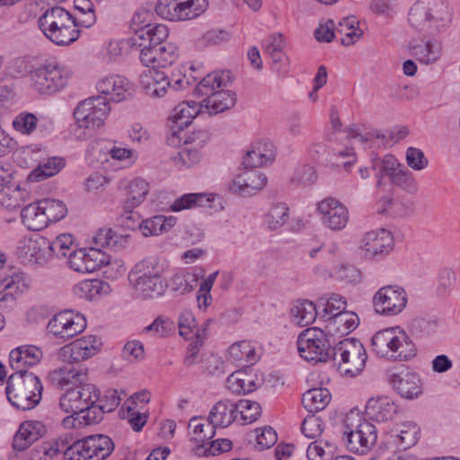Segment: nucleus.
<instances>
[{"label":"nucleus","instance_id":"1","mask_svg":"<svg viewBox=\"0 0 460 460\" xmlns=\"http://www.w3.org/2000/svg\"><path fill=\"white\" fill-rule=\"evenodd\" d=\"M49 460L63 455L65 460H103L114 450L113 441L105 435H94L66 447L64 439L44 443Z\"/></svg>","mask_w":460,"mask_h":460},{"label":"nucleus","instance_id":"2","mask_svg":"<svg viewBox=\"0 0 460 460\" xmlns=\"http://www.w3.org/2000/svg\"><path fill=\"white\" fill-rule=\"evenodd\" d=\"M43 35L58 46H68L80 37L76 19L61 6L48 8L38 19Z\"/></svg>","mask_w":460,"mask_h":460},{"label":"nucleus","instance_id":"3","mask_svg":"<svg viewBox=\"0 0 460 460\" xmlns=\"http://www.w3.org/2000/svg\"><path fill=\"white\" fill-rule=\"evenodd\" d=\"M409 22L412 28L428 36L442 31L451 21V13L441 0H420L409 12Z\"/></svg>","mask_w":460,"mask_h":460},{"label":"nucleus","instance_id":"4","mask_svg":"<svg viewBox=\"0 0 460 460\" xmlns=\"http://www.w3.org/2000/svg\"><path fill=\"white\" fill-rule=\"evenodd\" d=\"M43 385L34 373H13L8 380L5 393L11 404L20 410L35 408L42 397Z\"/></svg>","mask_w":460,"mask_h":460},{"label":"nucleus","instance_id":"5","mask_svg":"<svg viewBox=\"0 0 460 460\" xmlns=\"http://www.w3.org/2000/svg\"><path fill=\"white\" fill-rule=\"evenodd\" d=\"M226 84L219 72L207 75L196 85L194 93L202 99L201 107L204 112L216 115L234 107L235 94L229 90L220 89Z\"/></svg>","mask_w":460,"mask_h":460},{"label":"nucleus","instance_id":"6","mask_svg":"<svg viewBox=\"0 0 460 460\" xmlns=\"http://www.w3.org/2000/svg\"><path fill=\"white\" fill-rule=\"evenodd\" d=\"M371 344L380 357L407 360L415 356V345L408 334L399 327L386 328L375 333Z\"/></svg>","mask_w":460,"mask_h":460},{"label":"nucleus","instance_id":"7","mask_svg":"<svg viewBox=\"0 0 460 460\" xmlns=\"http://www.w3.org/2000/svg\"><path fill=\"white\" fill-rule=\"evenodd\" d=\"M297 349L306 361L318 363L332 359L335 346L332 347L330 337L320 328L304 330L297 338Z\"/></svg>","mask_w":460,"mask_h":460},{"label":"nucleus","instance_id":"8","mask_svg":"<svg viewBox=\"0 0 460 460\" xmlns=\"http://www.w3.org/2000/svg\"><path fill=\"white\" fill-rule=\"evenodd\" d=\"M332 360L341 374L355 376L364 369L367 354L359 341L344 339L335 345Z\"/></svg>","mask_w":460,"mask_h":460},{"label":"nucleus","instance_id":"9","mask_svg":"<svg viewBox=\"0 0 460 460\" xmlns=\"http://www.w3.org/2000/svg\"><path fill=\"white\" fill-rule=\"evenodd\" d=\"M372 166L378 171L380 178L388 177L395 187L411 195L417 193L418 184L414 176L395 156L385 155L383 158H374Z\"/></svg>","mask_w":460,"mask_h":460},{"label":"nucleus","instance_id":"10","mask_svg":"<svg viewBox=\"0 0 460 460\" xmlns=\"http://www.w3.org/2000/svg\"><path fill=\"white\" fill-rule=\"evenodd\" d=\"M108 100L102 96H93L80 102L74 111L76 125L81 128H101L110 112Z\"/></svg>","mask_w":460,"mask_h":460},{"label":"nucleus","instance_id":"11","mask_svg":"<svg viewBox=\"0 0 460 460\" xmlns=\"http://www.w3.org/2000/svg\"><path fill=\"white\" fill-rule=\"evenodd\" d=\"M68 75L56 63H49L31 72V85L40 94H52L66 86Z\"/></svg>","mask_w":460,"mask_h":460},{"label":"nucleus","instance_id":"12","mask_svg":"<svg viewBox=\"0 0 460 460\" xmlns=\"http://www.w3.org/2000/svg\"><path fill=\"white\" fill-rule=\"evenodd\" d=\"M407 294L399 286H385L372 298L375 312L380 315L393 316L400 314L407 305Z\"/></svg>","mask_w":460,"mask_h":460},{"label":"nucleus","instance_id":"13","mask_svg":"<svg viewBox=\"0 0 460 460\" xmlns=\"http://www.w3.org/2000/svg\"><path fill=\"white\" fill-rule=\"evenodd\" d=\"M86 328L85 317L81 314L66 310L52 316L47 325L49 333L66 341L81 333Z\"/></svg>","mask_w":460,"mask_h":460},{"label":"nucleus","instance_id":"14","mask_svg":"<svg viewBox=\"0 0 460 460\" xmlns=\"http://www.w3.org/2000/svg\"><path fill=\"white\" fill-rule=\"evenodd\" d=\"M394 247L392 233L385 228L372 230L365 234L360 240L359 249L367 259H382Z\"/></svg>","mask_w":460,"mask_h":460},{"label":"nucleus","instance_id":"15","mask_svg":"<svg viewBox=\"0 0 460 460\" xmlns=\"http://www.w3.org/2000/svg\"><path fill=\"white\" fill-rule=\"evenodd\" d=\"M322 224L332 231L343 230L349 221L348 208L339 199L326 198L317 204Z\"/></svg>","mask_w":460,"mask_h":460},{"label":"nucleus","instance_id":"16","mask_svg":"<svg viewBox=\"0 0 460 460\" xmlns=\"http://www.w3.org/2000/svg\"><path fill=\"white\" fill-rule=\"evenodd\" d=\"M101 348L100 338L95 335L84 336L61 348L59 358L69 364L78 363L96 355Z\"/></svg>","mask_w":460,"mask_h":460},{"label":"nucleus","instance_id":"17","mask_svg":"<svg viewBox=\"0 0 460 460\" xmlns=\"http://www.w3.org/2000/svg\"><path fill=\"white\" fill-rule=\"evenodd\" d=\"M107 261L106 252L97 248L73 250L68 254L69 267L80 273H92Z\"/></svg>","mask_w":460,"mask_h":460},{"label":"nucleus","instance_id":"18","mask_svg":"<svg viewBox=\"0 0 460 460\" xmlns=\"http://www.w3.org/2000/svg\"><path fill=\"white\" fill-rule=\"evenodd\" d=\"M177 47L169 42L161 46L145 47L141 49L139 58L143 65L155 68L172 65L178 58Z\"/></svg>","mask_w":460,"mask_h":460},{"label":"nucleus","instance_id":"19","mask_svg":"<svg viewBox=\"0 0 460 460\" xmlns=\"http://www.w3.org/2000/svg\"><path fill=\"white\" fill-rule=\"evenodd\" d=\"M43 358L40 348L35 345H22L11 350L9 362L13 373H32L30 368L38 365Z\"/></svg>","mask_w":460,"mask_h":460},{"label":"nucleus","instance_id":"20","mask_svg":"<svg viewBox=\"0 0 460 460\" xmlns=\"http://www.w3.org/2000/svg\"><path fill=\"white\" fill-rule=\"evenodd\" d=\"M96 89L109 102H119L130 95L129 81L126 77L116 74L102 77L96 84Z\"/></svg>","mask_w":460,"mask_h":460},{"label":"nucleus","instance_id":"21","mask_svg":"<svg viewBox=\"0 0 460 460\" xmlns=\"http://www.w3.org/2000/svg\"><path fill=\"white\" fill-rule=\"evenodd\" d=\"M267 183V177L258 170L248 169L239 173L231 182L229 190L234 193L250 196L262 190Z\"/></svg>","mask_w":460,"mask_h":460},{"label":"nucleus","instance_id":"22","mask_svg":"<svg viewBox=\"0 0 460 460\" xmlns=\"http://www.w3.org/2000/svg\"><path fill=\"white\" fill-rule=\"evenodd\" d=\"M49 240L43 236L24 237L17 246L19 257L32 263H44L49 257Z\"/></svg>","mask_w":460,"mask_h":460},{"label":"nucleus","instance_id":"23","mask_svg":"<svg viewBox=\"0 0 460 460\" xmlns=\"http://www.w3.org/2000/svg\"><path fill=\"white\" fill-rule=\"evenodd\" d=\"M390 384L401 397L408 400L418 398L423 392L420 376L409 371L392 374Z\"/></svg>","mask_w":460,"mask_h":460},{"label":"nucleus","instance_id":"24","mask_svg":"<svg viewBox=\"0 0 460 460\" xmlns=\"http://www.w3.org/2000/svg\"><path fill=\"white\" fill-rule=\"evenodd\" d=\"M365 413L376 422H386L397 415L398 405L389 396L377 395L367 400Z\"/></svg>","mask_w":460,"mask_h":460},{"label":"nucleus","instance_id":"25","mask_svg":"<svg viewBox=\"0 0 460 460\" xmlns=\"http://www.w3.org/2000/svg\"><path fill=\"white\" fill-rule=\"evenodd\" d=\"M75 389L81 395L78 397V402L84 413L82 418L84 420V425L99 422L101 416L97 414L98 405H96L100 400L99 390L92 384L76 386Z\"/></svg>","mask_w":460,"mask_h":460},{"label":"nucleus","instance_id":"26","mask_svg":"<svg viewBox=\"0 0 460 460\" xmlns=\"http://www.w3.org/2000/svg\"><path fill=\"white\" fill-rule=\"evenodd\" d=\"M31 279L22 271H13L0 279V302L14 299V296L26 292Z\"/></svg>","mask_w":460,"mask_h":460},{"label":"nucleus","instance_id":"27","mask_svg":"<svg viewBox=\"0 0 460 460\" xmlns=\"http://www.w3.org/2000/svg\"><path fill=\"white\" fill-rule=\"evenodd\" d=\"M140 84L146 95L160 98L167 93L170 80L164 71L149 68L141 75Z\"/></svg>","mask_w":460,"mask_h":460},{"label":"nucleus","instance_id":"28","mask_svg":"<svg viewBox=\"0 0 460 460\" xmlns=\"http://www.w3.org/2000/svg\"><path fill=\"white\" fill-rule=\"evenodd\" d=\"M169 35L168 28L164 24H147L138 30L132 39L133 44L145 47L161 46Z\"/></svg>","mask_w":460,"mask_h":460},{"label":"nucleus","instance_id":"29","mask_svg":"<svg viewBox=\"0 0 460 460\" xmlns=\"http://www.w3.org/2000/svg\"><path fill=\"white\" fill-rule=\"evenodd\" d=\"M237 416V403L230 400H221L212 407L208 420L215 428H226L231 425Z\"/></svg>","mask_w":460,"mask_h":460},{"label":"nucleus","instance_id":"30","mask_svg":"<svg viewBox=\"0 0 460 460\" xmlns=\"http://www.w3.org/2000/svg\"><path fill=\"white\" fill-rule=\"evenodd\" d=\"M257 376L252 370L239 369L226 379V388L234 394H245L257 388Z\"/></svg>","mask_w":460,"mask_h":460},{"label":"nucleus","instance_id":"31","mask_svg":"<svg viewBox=\"0 0 460 460\" xmlns=\"http://www.w3.org/2000/svg\"><path fill=\"white\" fill-rule=\"evenodd\" d=\"M420 431V429L417 423L404 421L393 429L390 436L397 447L406 450L418 442Z\"/></svg>","mask_w":460,"mask_h":460},{"label":"nucleus","instance_id":"32","mask_svg":"<svg viewBox=\"0 0 460 460\" xmlns=\"http://www.w3.org/2000/svg\"><path fill=\"white\" fill-rule=\"evenodd\" d=\"M49 379L56 386L64 388L68 385L82 384L86 379V373L81 367H75L73 364L67 363L51 371Z\"/></svg>","mask_w":460,"mask_h":460},{"label":"nucleus","instance_id":"33","mask_svg":"<svg viewBox=\"0 0 460 460\" xmlns=\"http://www.w3.org/2000/svg\"><path fill=\"white\" fill-rule=\"evenodd\" d=\"M346 423L350 428L358 429L359 436L362 437L363 447L369 450L376 442L377 430L375 425L364 419L358 412L350 411L346 416Z\"/></svg>","mask_w":460,"mask_h":460},{"label":"nucleus","instance_id":"34","mask_svg":"<svg viewBox=\"0 0 460 460\" xmlns=\"http://www.w3.org/2000/svg\"><path fill=\"white\" fill-rule=\"evenodd\" d=\"M136 292L144 299L156 298L164 294L167 289V283L164 281L162 277L154 279H130Z\"/></svg>","mask_w":460,"mask_h":460},{"label":"nucleus","instance_id":"35","mask_svg":"<svg viewBox=\"0 0 460 460\" xmlns=\"http://www.w3.org/2000/svg\"><path fill=\"white\" fill-rule=\"evenodd\" d=\"M128 235L119 234L111 228H102L93 236V246L102 251V248L119 250L124 248L128 243Z\"/></svg>","mask_w":460,"mask_h":460},{"label":"nucleus","instance_id":"36","mask_svg":"<svg viewBox=\"0 0 460 460\" xmlns=\"http://www.w3.org/2000/svg\"><path fill=\"white\" fill-rule=\"evenodd\" d=\"M41 208L40 201H38L22 208V221L29 230L40 231L49 226V219Z\"/></svg>","mask_w":460,"mask_h":460},{"label":"nucleus","instance_id":"37","mask_svg":"<svg viewBox=\"0 0 460 460\" xmlns=\"http://www.w3.org/2000/svg\"><path fill=\"white\" fill-rule=\"evenodd\" d=\"M258 358L255 348L249 341H237L228 349V359L233 363L252 366Z\"/></svg>","mask_w":460,"mask_h":460},{"label":"nucleus","instance_id":"38","mask_svg":"<svg viewBox=\"0 0 460 460\" xmlns=\"http://www.w3.org/2000/svg\"><path fill=\"white\" fill-rule=\"evenodd\" d=\"M189 429L190 430L191 440L199 445L198 450L207 447L209 440L215 436L216 428L208 420H204L197 417L191 418L189 423Z\"/></svg>","mask_w":460,"mask_h":460},{"label":"nucleus","instance_id":"39","mask_svg":"<svg viewBox=\"0 0 460 460\" xmlns=\"http://www.w3.org/2000/svg\"><path fill=\"white\" fill-rule=\"evenodd\" d=\"M176 222L175 217L157 215L143 220L139 225V229L145 236L159 235L170 231Z\"/></svg>","mask_w":460,"mask_h":460},{"label":"nucleus","instance_id":"40","mask_svg":"<svg viewBox=\"0 0 460 460\" xmlns=\"http://www.w3.org/2000/svg\"><path fill=\"white\" fill-rule=\"evenodd\" d=\"M200 112H204L201 102H182L174 107L171 118L176 127L182 129L183 126L190 125L191 120Z\"/></svg>","mask_w":460,"mask_h":460},{"label":"nucleus","instance_id":"41","mask_svg":"<svg viewBox=\"0 0 460 460\" xmlns=\"http://www.w3.org/2000/svg\"><path fill=\"white\" fill-rule=\"evenodd\" d=\"M40 424L32 421L23 422L13 438V447L16 451H23L40 437Z\"/></svg>","mask_w":460,"mask_h":460},{"label":"nucleus","instance_id":"42","mask_svg":"<svg viewBox=\"0 0 460 460\" xmlns=\"http://www.w3.org/2000/svg\"><path fill=\"white\" fill-rule=\"evenodd\" d=\"M199 274L194 270H179L170 280V286L172 292L183 295L191 292L198 285Z\"/></svg>","mask_w":460,"mask_h":460},{"label":"nucleus","instance_id":"43","mask_svg":"<svg viewBox=\"0 0 460 460\" xmlns=\"http://www.w3.org/2000/svg\"><path fill=\"white\" fill-rule=\"evenodd\" d=\"M164 267L156 258H147L138 261L130 270L128 279H154L162 277Z\"/></svg>","mask_w":460,"mask_h":460},{"label":"nucleus","instance_id":"44","mask_svg":"<svg viewBox=\"0 0 460 460\" xmlns=\"http://www.w3.org/2000/svg\"><path fill=\"white\" fill-rule=\"evenodd\" d=\"M331 402V394L326 388H313L303 394L304 407L310 412L323 410Z\"/></svg>","mask_w":460,"mask_h":460},{"label":"nucleus","instance_id":"45","mask_svg":"<svg viewBox=\"0 0 460 460\" xmlns=\"http://www.w3.org/2000/svg\"><path fill=\"white\" fill-rule=\"evenodd\" d=\"M289 208L286 203L272 204L265 213L263 222L268 229L275 231L282 227L289 218Z\"/></svg>","mask_w":460,"mask_h":460},{"label":"nucleus","instance_id":"46","mask_svg":"<svg viewBox=\"0 0 460 460\" xmlns=\"http://www.w3.org/2000/svg\"><path fill=\"white\" fill-rule=\"evenodd\" d=\"M212 201L210 196L205 193H187L177 198L171 205L170 209L173 212H180L186 209H192L197 207H206Z\"/></svg>","mask_w":460,"mask_h":460},{"label":"nucleus","instance_id":"47","mask_svg":"<svg viewBox=\"0 0 460 460\" xmlns=\"http://www.w3.org/2000/svg\"><path fill=\"white\" fill-rule=\"evenodd\" d=\"M128 197L124 203V208L130 212L139 206L148 193V183L142 179H135L128 185Z\"/></svg>","mask_w":460,"mask_h":460},{"label":"nucleus","instance_id":"48","mask_svg":"<svg viewBox=\"0 0 460 460\" xmlns=\"http://www.w3.org/2000/svg\"><path fill=\"white\" fill-rule=\"evenodd\" d=\"M336 449L332 441L318 439L308 446L306 456L308 460H333Z\"/></svg>","mask_w":460,"mask_h":460},{"label":"nucleus","instance_id":"49","mask_svg":"<svg viewBox=\"0 0 460 460\" xmlns=\"http://www.w3.org/2000/svg\"><path fill=\"white\" fill-rule=\"evenodd\" d=\"M291 314L300 326H306L314 322L317 311L314 304L308 300L298 301L291 309Z\"/></svg>","mask_w":460,"mask_h":460},{"label":"nucleus","instance_id":"50","mask_svg":"<svg viewBox=\"0 0 460 460\" xmlns=\"http://www.w3.org/2000/svg\"><path fill=\"white\" fill-rule=\"evenodd\" d=\"M358 22L354 16L343 18L337 28L338 33L343 35L341 42L344 46L352 45L359 40L363 31L358 27Z\"/></svg>","mask_w":460,"mask_h":460},{"label":"nucleus","instance_id":"51","mask_svg":"<svg viewBox=\"0 0 460 460\" xmlns=\"http://www.w3.org/2000/svg\"><path fill=\"white\" fill-rule=\"evenodd\" d=\"M173 164L179 169L190 168L201 160V154L196 146H185L171 157Z\"/></svg>","mask_w":460,"mask_h":460},{"label":"nucleus","instance_id":"52","mask_svg":"<svg viewBox=\"0 0 460 460\" xmlns=\"http://www.w3.org/2000/svg\"><path fill=\"white\" fill-rule=\"evenodd\" d=\"M179 21L195 19L208 7V0H179Z\"/></svg>","mask_w":460,"mask_h":460},{"label":"nucleus","instance_id":"53","mask_svg":"<svg viewBox=\"0 0 460 460\" xmlns=\"http://www.w3.org/2000/svg\"><path fill=\"white\" fill-rule=\"evenodd\" d=\"M65 166V160L61 157L49 158L45 163L39 165L37 169L33 170L31 177L36 181L54 176Z\"/></svg>","mask_w":460,"mask_h":460},{"label":"nucleus","instance_id":"54","mask_svg":"<svg viewBox=\"0 0 460 460\" xmlns=\"http://www.w3.org/2000/svg\"><path fill=\"white\" fill-rule=\"evenodd\" d=\"M40 201L42 206L41 208L49 219V223L61 220L67 213L66 206L61 200L45 199Z\"/></svg>","mask_w":460,"mask_h":460},{"label":"nucleus","instance_id":"55","mask_svg":"<svg viewBox=\"0 0 460 460\" xmlns=\"http://www.w3.org/2000/svg\"><path fill=\"white\" fill-rule=\"evenodd\" d=\"M439 45L430 40L413 47V55L424 64L435 62L439 58Z\"/></svg>","mask_w":460,"mask_h":460},{"label":"nucleus","instance_id":"56","mask_svg":"<svg viewBox=\"0 0 460 460\" xmlns=\"http://www.w3.org/2000/svg\"><path fill=\"white\" fill-rule=\"evenodd\" d=\"M343 440L348 449L352 452L364 455L368 451L366 446L363 447L362 437L359 436L358 429L350 428L346 420L343 426Z\"/></svg>","mask_w":460,"mask_h":460},{"label":"nucleus","instance_id":"57","mask_svg":"<svg viewBox=\"0 0 460 460\" xmlns=\"http://www.w3.org/2000/svg\"><path fill=\"white\" fill-rule=\"evenodd\" d=\"M237 407L242 424L252 423L257 420L261 414V407L257 402L241 400L238 402Z\"/></svg>","mask_w":460,"mask_h":460},{"label":"nucleus","instance_id":"58","mask_svg":"<svg viewBox=\"0 0 460 460\" xmlns=\"http://www.w3.org/2000/svg\"><path fill=\"white\" fill-rule=\"evenodd\" d=\"M73 236L63 234L56 237L52 242L49 241L48 250L49 257L57 256L58 258L66 257L73 245Z\"/></svg>","mask_w":460,"mask_h":460},{"label":"nucleus","instance_id":"59","mask_svg":"<svg viewBox=\"0 0 460 460\" xmlns=\"http://www.w3.org/2000/svg\"><path fill=\"white\" fill-rule=\"evenodd\" d=\"M80 396L75 388L67 390L59 399L60 409L64 412L77 414V416L84 414L78 402V397Z\"/></svg>","mask_w":460,"mask_h":460},{"label":"nucleus","instance_id":"60","mask_svg":"<svg viewBox=\"0 0 460 460\" xmlns=\"http://www.w3.org/2000/svg\"><path fill=\"white\" fill-rule=\"evenodd\" d=\"M230 34L223 29H212L206 31L197 40V45L199 48L219 45L229 40Z\"/></svg>","mask_w":460,"mask_h":460},{"label":"nucleus","instance_id":"61","mask_svg":"<svg viewBox=\"0 0 460 460\" xmlns=\"http://www.w3.org/2000/svg\"><path fill=\"white\" fill-rule=\"evenodd\" d=\"M346 300L343 296L338 294H332L328 299H326L324 312L332 318H343L348 316L349 314L345 312Z\"/></svg>","mask_w":460,"mask_h":460},{"label":"nucleus","instance_id":"62","mask_svg":"<svg viewBox=\"0 0 460 460\" xmlns=\"http://www.w3.org/2000/svg\"><path fill=\"white\" fill-rule=\"evenodd\" d=\"M376 205L379 214L389 211L394 215H403L407 211H411L413 208V204L410 201H407V203L402 206L397 200H394L388 197L380 199Z\"/></svg>","mask_w":460,"mask_h":460},{"label":"nucleus","instance_id":"63","mask_svg":"<svg viewBox=\"0 0 460 460\" xmlns=\"http://www.w3.org/2000/svg\"><path fill=\"white\" fill-rule=\"evenodd\" d=\"M179 0H158L155 12L165 20L179 21Z\"/></svg>","mask_w":460,"mask_h":460},{"label":"nucleus","instance_id":"64","mask_svg":"<svg viewBox=\"0 0 460 460\" xmlns=\"http://www.w3.org/2000/svg\"><path fill=\"white\" fill-rule=\"evenodd\" d=\"M107 153L111 158L116 161L124 163L125 164H133L137 158V154L136 150L122 146L121 144L114 143L113 146L108 149Z\"/></svg>","mask_w":460,"mask_h":460}]
</instances>
